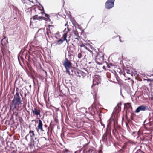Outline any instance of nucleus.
<instances>
[{
	"mask_svg": "<svg viewBox=\"0 0 153 153\" xmlns=\"http://www.w3.org/2000/svg\"><path fill=\"white\" fill-rule=\"evenodd\" d=\"M22 105V100L19 95V93L17 92L14 96L13 100L10 105V109L13 111L15 110H19L21 109Z\"/></svg>",
	"mask_w": 153,
	"mask_h": 153,
	"instance_id": "nucleus-1",
	"label": "nucleus"
},
{
	"mask_svg": "<svg viewBox=\"0 0 153 153\" xmlns=\"http://www.w3.org/2000/svg\"><path fill=\"white\" fill-rule=\"evenodd\" d=\"M69 31L70 30L68 28V26H67V28H65L63 31V34L62 35V38H63V39H60L57 40L56 44V45H60L62 44L65 40L66 41L67 43H68V41L67 39V34Z\"/></svg>",
	"mask_w": 153,
	"mask_h": 153,
	"instance_id": "nucleus-2",
	"label": "nucleus"
},
{
	"mask_svg": "<svg viewBox=\"0 0 153 153\" xmlns=\"http://www.w3.org/2000/svg\"><path fill=\"white\" fill-rule=\"evenodd\" d=\"M72 64L66 58L64 61L63 65L66 69V71L67 73L69 74L70 71L69 69L71 66Z\"/></svg>",
	"mask_w": 153,
	"mask_h": 153,
	"instance_id": "nucleus-3",
	"label": "nucleus"
},
{
	"mask_svg": "<svg viewBox=\"0 0 153 153\" xmlns=\"http://www.w3.org/2000/svg\"><path fill=\"white\" fill-rule=\"evenodd\" d=\"M44 34V31L42 29H39L36 33L35 36V38L39 41L42 38V35Z\"/></svg>",
	"mask_w": 153,
	"mask_h": 153,
	"instance_id": "nucleus-4",
	"label": "nucleus"
},
{
	"mask_svg": "<svg viewBox=\"0 0 153 153\" xmlns=\"http://www.w3.org/2000/svg\"><path fill=\"white\" fill-rule=\"evenodd\" d=\"M101 82V78L98 75L95 76L93 80V84L92 86V88L93 87V86L96 85H98Z\"/></svg>",
	"mask_w": 153,
	"mask_h": 153,
	"instance_id": "nucleus-5",
	"label": "nucleus"
},
{
	"mask_svg": "<svg viewBox=\"0 0 153 153\" xmlns=\"http://www.w3.org/2000/svg\"><path fill=\"white\" fill-rule=\"evenodd\" d=\"M115 0H108L105 4V7L106 8L109 9L114 7Z\"/></svg>",
	"mask_w": 153,
	"mask_h": 153,
	"instance_id": "nucleus-6",
	"label": "nucleus"
},
{
	"mask_svg": "<svg viewBox=\"0 0 153 153\" xmlns=\"http://www.w3.org/2000/svg\"><path fill=\"white\" fill-rule=\"evenodd\" d=\"M1 42V44L2 45V46L1 48V51L3 55H4V45H6L7 43V39L6 37H4L2 39Z\"/></svg>",
	"mask_w": 153,
	"mask_h": 153,
	"instance_id": "nucleus-7",
	"label": "nucleus"
},
{
	"mask_svg": "<svg viewBox=\"0 0 153 153\" xmlns=\"http://www.w3.org/2000/svg\"><path fill=\"white\" fill-rule=\"evenodd\" d=\"M75 74L79 78L82 77L83 78L86 76V74L85 73L80 70L77 71Z\"/></svg>",
	"mask_w": 153,
	"mask_h": 153,
	"instance_id": "nucleus-8",
	"label": "nucleus"
},
{
	"mask_svg": "<svg viewBox=\"0 0 153 153\" xmlns=\"http://www.w3.org/2000/svg\"><path fill=\"white\" fill-rule=\"evenodd\" d=\"M36 129L37 131L40 130L42 131H44L43 129V124L42 121L39 120L38 121V124L37 126V128H36Z\"/></svg>",
	"mask_w": 153,
	"mask_h": 153,
	"instance_id": "nucleus-9",
	"label": "nucleus"
},
{
	"mask_svg": "<svg viewBox=\"0 0 153 153\" xmlns=\"http://www.w3.org/2000/svg\"><path fill=\"white\" fill-rule=\"evenodd\" d=\"M146 109V107L144 105H141L138 107L135 110V112L138 113L140 111H144Z\"/></svg>",
	"mask_w": 153,
	"mask_h": 153,
	"instance_id": "nucleus-10",
	"label": "nucleus"
},
{
	"mask_svg": "<svg viewBox=\"0 0 153 153\" xmlns=\"http://www.w3.org/2000/svg\"><path fill=\"white\" fill-rule=\"evenodd\" d=\"M32 112L34 115H40V110H37L36 108H34L32 110Z\"/></svg>",
	"mask_w": 153,
	"mask_h": 153,
	"instance_id": "nucleus-11",
	"label": "nucleus"
},
{
	"mask_svg": "<svg viewBox=\"0 0 153 153\" xmlns=\"http://www.w3.org/2000/svg\"><path fill=\"white\" fill-rule=\"evenodd\" d=\"M84 48H85L86 50L90 51L91 54L93 55V53L92 51L90 50V48H91V46L90 44H86L84 47Z\"/></svg>",
	"mask_w": 153,
	"mask_h": 153,
	"instance_id": "nucleus-12",
	"label": "nucleus"
},
{
	"mask_svg": "<svg viewBox=\"0 0 153 153\" xmlns=\"http://www.w3.org/2000/svg\"><path fill=\"white\" fill-rule=\"evenodd\" d=\"M29 134H30L31 139V140H32L33 138L35 136L34 131H33L30 130L29 132Z\"/></svg>",
	"mask_w": 153,
	"mask_h": 153,
	"instance_id": "nucleus-13",
	"label": "nucleus"
},
{
	"mask_svg": "<svg viewBox=\"0 0 153 153\" xmlns=\"http://www.w3.org/2000/svg\"><path fill=\"white\" fill-rule=\"evenodd\" d=\"M42 17H41L38 16L37 15H35L33 17V20H39L42 19Z\"/></svg>",
	"mask_w": 153,
	"mask_h": 153,
	"instance_id": "nucleus-14",
	"label": "nucleus"
},
{
	"mask_svg": "<svg viewBox=\"0 0 153 153\" xmlns=\"http://www.w3.org/2000/svg\"><path fill=\"white\" fill-rule=\"evenodd\" d=\"M73 33L76 36V37H78L79 36V35L78 34V31L76 30H74L73 32Z\"/></svg>",
	"mask_w": 153,
	"mask_h": 153,
	"instance_id": "nucleus-15",
	"label": "nucleus"
},
{
	"mask_svg": "<svg viewBox=\"0 0 153 153\" xmlns=\"http://www.w3.org/2000/svg\"><path fill=\"white\" fill-rule=\"evenodd\" d=\"M99 60L101 61H103L104 60V56L103 55H102L101 57L100 58H98Z\"/></svg>",
	"mask_w": 153,
	"mask_h": 153,
	"instance_id": "nucleus-16",
	"label": "nucleus"
},
{
	"mask_svg": "<svg viewBox=\"0 0 153 153\" xmlns=\"http://www.w3.org/2000/svg\"><path fill=\"white\" fill-rule=\"evenodd\" d=\"M82 54L81 53H79L78 54V57L79 58V59H80V58H81V57H82Z\"/></svg>",
	"mask_w": 153,
	"mask_h": 153,
	"instance_id": "nucleus-17",
	"label": "nucleus"
},
{
	"mask_svg": "<svg viewBox=\"0 0 153 153\" xmlns=\"http://www.w3.org/2000/svg\"><path fill=\"white\" fill-rule=\"evenodd\" d=\"M86 44H82L80 45V47H83L84 48Z\"/></svg>",
	"mask_w": 153,
	"mask_h": 153,
	"instance_id": "nucleus-18",
	"label": "nucleus"
},
{
	"mask_svg": "<svg viewBox=\"0 0 153 153\" xmlns=\"http://www.w3.org/2000/svg\"><path fill=\"white\" fill-rule=\"evenodd\" d=\"M45 16L48 18H49V16L47 14H45Z\"/></svg>",
	"mask_w": 153,
	"mask_h": 153,
	"instance_id": "nucleus-19",
	"label": "nucleus"
},
{
	"mask_svg": "<svg viewBox=\"0 0 153 153\" xmlns=\"http://www.w3.org/2000/svg\"><path fill=\"white\" fill-rule=\"evenodd\" d=\"M126 73L127 74H130V71L129 70H127L126 71Z\"/></svg>",
	"mask_w": 153,
	"mask_h": 153,
	"instance_id": "nucleus-20",
	"label": "nucleus"
},
{
	"mask_svg": "<svg viewBox=\"0 0 153 153\" xmlns=\"http://www.w3.org/2000/svg\"><path fill=\"white\" fill-rule=\"evenodd\" d=\"M67 23H66V24H65V26H67Z\"/></svg>",
	"mask_w": 153,
	"mask_h": 153,
	"instance_id": "nucleus-21",
	"label": "nucleus"
},
{
	"mask_svg": "<svg viewBox=\"0 0 153 153\" xmlns=\"http://www.w3.org/2000/svg\"><path fill=\"white\" fill-rule=\"evenodd\" d=\"M28 135H29V134H28V135H27L26 136V137H25V139H27V136H28Z\"/></svg>",
	"mask_w": 153,
	"mask_h": 153,
	"instance_id": "nucleus-22",
	"label": "nucleus"
},
{
	"mask_svg": "<svg viewBox=\"0 0 153 153\" xmlns=\"http://www.w3.org/2000/svg\"><path fill=\"white\" fill-rule=\"evenodd\" d=\"M83 111H84V110H85V112H86V113H87V111H86V110L85 109H83L82 110Z\"/></svg>",
	"mask_w": 153,
	"mask_h": 153,
	"instance_id": "nucleus-23",
	"label": "nucleus"
},
{
	"mask_svg": "<svg viewBox=\"0 0 153 153\" xmlns=\"http://www.w3.org/2000/svg\"><path fill=\"white\" fill-rule=\"evenodd\" d=\"M45 126H46V125H45Z\"/></svg>",
	"mask_w": 153,
	"mask_h": 153,
	"instance_id": "nucleus-24",
	"label": "nucleus"
},
{
	"mask_svg": "<svg viewBox=\"0 0 153 153\" xmlns=\"http://www.w3.org/2000/svg\"><path fill=\"white\" fill-rule=\"evenodd\" d=\"M99 57V56H97V58H98Z\"/></svg>",
	"mask_w": 153,
	"mask_h": 153,
	"instance_id": "nucleus-25",
	"label": "nucleus"
}]
</instances>
